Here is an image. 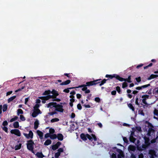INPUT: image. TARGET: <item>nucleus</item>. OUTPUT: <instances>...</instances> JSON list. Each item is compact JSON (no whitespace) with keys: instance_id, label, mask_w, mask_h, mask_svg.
Wrapping results in <instances>:
<instances>
[{"instance_id":"nucleus-21","label":"nucleus","mask_w":158,"mask_h":158,"mask_svg":"<svg viewBox=\"0 0 158 158\" xmlns=\"http://www.w3.org/2000/svg\"><path fill=\"white\" fill-rule=\"evenodd\" d=\"M52 93L53 94L54 96V97L56 98V96L58 95V94L56 93V91L54 90H53L52 92Z\"/></svg>"},{"instance_id":"nucleus-55","label":"nucleus","mask_w":158,"mask_h":158,"mask_svg":"<svg viewBox=\"0 0 158 158\" xmlns=\"http://www.w3.org/2000/svg\"><path fill=\"white\" fill-rule=\"evenodd\" d=\"M12 93V91H10V92H8L6 93V95L8 96V95H10V94H11Z\"/></svg>"},{"instance_id":"nucleus-13","label":"nucleus","mask_w":158,"mask_h":158,"mask_svg":"<svg viewBox=\"0 0 158 158\" xmlns=\"http://www.w3.org/2000/svg\"><path fill=\"white\" fill-rule=\"evenodd\" d=\"M150 85L149 84H148L147 85L142 86L141 87H137L136 88V89H137L139 90V89H141L142 88H144L148 86H149Z\"/></svg>"},{"instance_id":"nucleus-51","label":"nucleus","mask_w":158,"mask_h":158,"mask_svg":"<svg viewBox=\"0 0 158 158\" xmlns=\"http://www.w3.org/2000/svg\"><path fill=\"white\" fill-rule=\"evenodd\" d=\"M111 157L112 158H116V156L115 154H114V153H113L111 156Z\"/></svg>"},{"instance_id":"nucleus-59","label":"nucleus","mask_w":158,"mask_h":158,"mask_svg":"<svg viewBox=\"0 0 158 158\" xmlns=\"http://www.w3.org/2000/svg\"><path fill=\"white\" fill-rule=\"evenodd\" d=\"M64 91L67 93H69V90L68 89H65L64 90Z\"/></svg>"},{"instance_id":"nucleus-43","label":"nucleus","mask_w":158,"mask_h":158,"mask_svg":"<svg viewBox=\"0 0 158 158\" xmlns=\"http://www.w3.org/2000/svg\"><path fill=\"white\" fill-rule=\"evenodd\" d=\"M50 132L51 133H53L54 132V130L52 129H51L49 130Z\"/></svg>"},{"instance_id":"nucleus-18","label":"nucleus","mask_w":158,"mask_h":158,"mask_svg":"<svg viewBox=\"0 0 158 158\" xmlns=\"http://www.w3.org/2000/svg\"><path fill=\"white\" fill-rule=\"evenodd\" d=\"M51 143V141L50 139L47 140L46 141L45 143H44L45 145H48L49 144H50Z\"/></svg>"},{"instance_id":"nucleus-57","label":"nucleus","mask_w":158,"mask_h":158,"mask_svg":"<svg viewBox=\"0 0 158 158\" xmlns=\"http://www.w3.org/2000/svg\"><path fill=\"white\" fill-rule=\"evenodd\" d=\"M111 94L113 95H115L116 94V91H113L111 92Z\"/></svg>"},{"instance_id":"nucleus-62","label":"nucleus","mask_w":158,"mask_h":158,"mask_svg":"<svg viewBox=\"0 0 158 158\" xmlns=\"http://www.w3.org/2000/svg\"><path fill=\"white\" fill-rule=\"evenodd\" d=\"M75 116V114L74 113H72L71 115V117L72 118H73Z\"/></svg>"},{"instance_id":"nucleus-10","label":"nucleus","mask_w":158,"mask_h":158,"mask_svg":"<svg viewBox=\"0 0 158 158\" xmlns=\"http://www.w3.org/2000/svg\"><path fill=\"white\" fill-rule=\"evenodd\" d=\"M149 153L150 155V158H154V157L156 156L155 152L153 150H150Z\"/></svg>"},{"instance_id":"nucleus-38","label":"nucleus","mask_w":158,"mask_h":158,"mask_svg":"<svg viewBox=\"0 0 158 158\" xmlns=\"http://www.w3.org/2000/svg\"><path fill=\"white\" fill-rule=\"evenodd\" d=\"M7 108V106L6 105H4L3 106V111H5L6 110Z\"/></svg>"},{"instance_id":"nucleus-30","label":"nucleus","mask_w":158,"mask_h":158,"mask_svg":"<svg viewBox=\"0 0 158 158\" xmlns=\"http://www.w3.org/2000/svg\"><path fill=\"white\" fill-rule=\"evenodd\" d=\"M16 98V96H13L12 97L10 98H9L8 100V102H11V101H12L14 99Z\"/></svg>"},{"instance_id":"nucleus-16","label":"nucleus","mask_w":158,"mask_h":158,"mask_svg":"<svg viewBox=\"0 0 158 158\" xmlns=\"http://www.w3.org/2000/svg\"><path fill=\"white\" fill-rule=\"evenodd\" d=\"M63 135L61 134H59L58 135V138L59 140H62L63 139Z\"/></svg>"},{"instance_id":"nucleus-24","label":"nucleus","mask_w":158,"mask_h":158,"mask_svg":"<svg viewBox=\"0 0 158 158\" xmlns=\"http://www.w3.org/2000/svg\"><path fill=\"white\" fill-rule=\"evenodd\" d=\"M21 146V144H19V145H17L15 147V150H17L20 149Z\"/></svg>"},{"instance_id":"nucleus-11","label":"nucleus","mask_w":158,"mask_h":158,"mask_svg":"<svg viewBox=\"0 0 158 158\" xmlns=\"http://www.w3.org/2000/svg\"><path fill=\"white\" fill-rule=\"evenodd\" d=\"M25 135L28 138L29 137L32 138L33 137V133L31 131H30L28 135L25 134Z\"/></svg>"},{"instance_id":"nucleus-17","label":"nucleus","mask_w":158,"mask_h":158,"mask_svg":"<svg viewBox=\"0 0 158 158\" xmlns=\"http://www.w3.org/2000/svg\"><path fill=\"white\" fill-rule=\"evenodd\" d=\"M116 78L117 79L119 80H120L122 81L123 80L125 81H127V79H124L122 78H121L118 76H117L116 77Z\"/></svg>"},{"instance_id":"nucleus-36","label":"nucleus","mask_w":158,"mask_h":158,"mask_svg":"<svg viewBox=\"0 0 158 158\" xmlns=\"http://www.w3.org/2000/svg\"><path fill=\"white\" fill-rule=\"evenodd\" d=\"M127 84L126 82H124L123 84V88L127 86Z\"/></svg>"},{"instance_id":"nucleus-41","label":"nucleus","mask_w":158,"mask_h":158,"mask_svg":"<svg viewBox=\"0 0 158 158\" xmlns=\"http://www.w3.org/2000/svg\"><path fill=\"white\" fill-rule=\"evenodd\" d=\"M7 124H8V123H7V122L6 121H5L3 122L2 125L4 126H5L7 125Z\"/></svg>"},{"instance_id":"nucleus-28","label":"nucleus","mask_w":158,"mask_h":158,"mask_svg":"<svg viewBox=\"0 0 158 158\" xmlns=\"http://www.w3.org/2000/svg\"><path fill=\"white\" fill-rule=\"evenodd\" d=\"M99 80H97L95 81H90V82H87L86 83V84H87V85H89V84H92V85H94V84L93 83L94 82H95V81H98Z\"/></svg>"},{"instance_id":"nucleus-31","label":"nucleus","mask_w":158,"mask_h":158,"mask_svg":"<svg viewBox=\"0 0 158 158\" xmlns=\"http://www.w3.org/2000/svg\"><path fill=\"white\" fill-rule=\"evenodd\" d=\"M154 113L155 115L158 116V110L155 109L154 111Z\"/></svg>"},{"instance_id":"nucleus-33","label":"nucleus","mask_w":158,"mask_h":158,"mask_svg":"<svg viewBox=\"0 0 158 158\" xmlns=\"http://www.w3.org/2000/svg\"><path fill=\"white\" fill-rule=\"evenodd\" d=\"M18 118V117H15V118H12V119H11L10 120V122H12L15 120H16Z\"/></svg>"},{"instance_id":"nucleus-4","label":"nucleus","mask_w":158,"mask_h":158,"mask_svg":"<svg viewBox=\"0 0 158 158\" xmlns=\"http://www.w3.org/2000/svg\"><path fill=\"white\" fill-rule=\"evenodd\" d=\"M39 106V105L37 104L34 107V112L32 114L33 117H35L40 113V110L38 108Z\"/></svg>"},{"instance_id":"nucleus-56","label":"nucleus","mask_w":158,"mask_h":158,"mask_svg":"<svg viewBox=\"0 0 158 158\" xmlns=\"http://www.w3.org/2000/svg\"><path fill=\"white\" fill-rule=\"evenodd\" d=\"M139 113L140 114L142 115H143L144 116V114L143 113V111H141V110L140 112H139Z\"/></svg>"},{"instance_id":"nucleus-40","label":"nucleus","mask_w":158,"mask_h":158,"mask_svg":"<svg viewBox=\"0 0 158 158\" xmlns=\"http://www.w3.org/2000/svg\"><path fill=\"white\" fill-rule=\"evenodd\" d=\"M70 80H67L66 81L64 82V84H65V85H67V84H69V83H70Z\"/></svg>"},{"instance_id":"nucleus-53","label":"nucleus","mask_w":158,"mask_h":158,"mask_svg":"<svg viewBox=\"0 0 158 158\" xmlns=\"http://www.w3.org/2000/svg\"><path fill=\"white\" fill-rule=\"evenodd\" d=\"M92 136L93 137L94 140L96 141V140L97 139L95 135L93 134H92Z\"/></svg>"},{"instance_id":"nucleus-26","label":"nucleus","mask_w":158,"mask_h":158,"mask_svg":"<svg viewBox=\"0 0 158 158\" xmlns=\"http://www.w3.org/2000/svg\"><path fill=\"white\" fill-rule=\"evenodd\" d=\"M59 120L58 118H55L52 119L51 120V122L52 123H53V122H58L59 121Z\"/></svg>"},{"instance_id":"nucleus-32","label":"nucleus","mask_w":158,"mask_h":158,"mask_svg":"<svg viewBox=\"0 0 158 158\" xmlns=\"http://www.w3.org/2000/svg\"><path fill=\"white\" fill-rule=\"evenodd\" d=\"M60 155V152H57L55 154V157L56 158H58Z\"/></svg>"},{"instance_id":"nucleus-50","label":"nucleus","mask_w":158,"mask_h":158,"mask_svg":"<svg viewBox=\"0 0 158 158\" xmlns=\"http://www.w3.org/2000/svg\"><path fill=\"white\" fill-rule=\"evenodd\" d=\"M3 130L5 131L6 132H7V127H4L2 128Z\"/></svg>"},{"instance_id":"nucleus-39","label":"nucleus","mask_w":158,"mask_h":158,"mask_svg":"<svg viewBox=\"0 0 158 158\" xmlns=\"http://www.w3.org/2000/svg\"><path fill=\"white\" fill-rule=\"evenodd\" d=\"M61 144V143L58 142L55 145L57 146L56 147H57V148H58L59 146Z\"/></svg>"},{"instance_id":"nucleus-44","label":"nucleus","mask_w":158,"mask_h":158,"mask_svg":"<svg viewBox=\"0 0 158 158\" xmlns=\"http://www.w3.org/2000/svg\"><path fill=\"white\" fill-rule=\"evenodd\" d=\"M58 152H63V149L62 148H60L58 150Z\"/></svg>"},{"instance_id":"nucleus-58","label":"nucleus","mask_w":158,"mask_h":158,"mask_svg":"<svg viewBox=\"0 0 158 158\" xmlns=\"http://www.w3.org/2000/svg\"><path fill=\"white\" fill-rule=\"evenodd\" d=\"M77 98H80L81 97V95L80 94H77Z\"/></svg>"},{"instance_id":"nucleus-23","label":"nucleus","mask_w":158,"mask_h":158,"mask_svg":"<svg viewBox=\"0 0 158 158\" xmlns=\"http://www.w3.org/2000/svg\"><path fill=\"white\" fill-rule=\"evenodd\" d=\"M37 133L40 136L41 138L43 136V133L42 132L40 131H37Z\"/></svg>"},{"instance_id":"nucleus-61","label":"nucleus","mask_w":158,"mask_h":158,"mask_svg":"<svg viewBox=\"0 0 158 158\" xmlns=\"http://www.w3.org/2000/svg\"><path fill=\"white\" fill-rule=\"evenodd\" d=\"M156 142V139H153L151 141V142L152 143H154Z\"/></svg>"},{"instance_id":"nucleus-52","label":"nucleus","mask_w":158,"mask_h":158,"mask_svg":"<svg viewBox=\"0 0 158 158\" xmlns=\"http://www.w3.org/2000/svg\"><path fill=\"white\" fill-rule=\"evenodd\" d=\"M100 99L99 98H96L95 99V101L98 102H99L100 101Z\"/></svg>"},{"instance_id":"nucleus-29","label":"nucleus","mask_w":158,"mask_h":158,"mask_svg":"<svg viewBox=\"0 0 158 158\" xmlns=\"http://www.w3.org/2000/svg\"><path fill=\"white\" fill-rule=\"evenodd\" d=\"M51 91L50 90L46 91L44 93V95H48L50 94Z\"/></svg>"},{"instance_id":"nucleus-63","label":"nucleus","mask_w":158,"mask_h":158,"mask_svg":"<svg viewBox=\"0 0 158 158\" xmlns=\"http://www.w3.org/2000/svg\"><path fill=\"white\" fill-rule=\"evenodd\" d=\"M40 100L37 99L36 100V103H40Z\"/></svg>"},{"instance_id":"nucleus-25","label":"nucleus","mask_w":158,"mask_h":158,"mask_svg":"<svg viewBox=\"0 0 158 158\" xmlns=\"http://www.w3.org/2000/svg\"><path fill=\"white\" fill-rule=\"evenodd\" d=\"M36 156L42 158L44 157V156L43 155L42 153H38L36 154Z\"/></svg>"},{"instance_id":"nucleus-19","label":"nucleus","mask_w":158,"mask_h":158,"mask_svg":"<svg viewBox=\"0 0 158 158\" xmlns=\"http://www.w3.org/2000/svg\"><path fill=\"white\" fill-rule=\"evenodd\" d=\"M158 77V75H152L150 77H149L148 78V80H150L151 79L156 78L157 77Z\"/></svg>"},{"instance_id":"nucleus-35","label":"nucleus","mask_w":158,"mask_h":158,"mask_svg":"<svg viewBox=\"0 0 158 158\" xmlns=\"http://www.w3.org/2000/svg\"><path fill=\"white\" fill-rule=\"evenodd\" d=\"M18 114H23V111L21 109H19L18 110Z\"/></svg>"},{"instance_id":"nucleus-20","label":"nucleus","mask_w":158,"mask_h":158,"mask_svg":"<svg viewBox=\"0 0 158 158\" xmlns=\"http://www.w3.org/2000/svg\"><path fill=\"white\" fill-rule=\"evenodd\" d=\"M122 157H123V154L122 151H121L120 152V153L118 155V158H122Z\"/></svg>"},{"instance_id":"nucleus-14","label":"nucleus","mask_w":158,"mask_h":158,"mask_svg":"<svg viewBox=\"0 0 158 158\" xmlns=\"http://www.w3.org/2000/svg\"><path fill=\"white\" fill-rule=\"evenodd\" d=\"M148 96H142V98H145L143 99L142 101H143V103L146 105L147 104V103L146 102V101H145L146 98H148Z\"/></svg>"},{"instance_id":"nucleus-37","label":"nucleus","mask_w":158,"mask_h":158,"mask_svg":"<svg viewBox=\"0 0 158 158\" xmlns=\"http://www.w3.org/2000/svg\"><path fill=\"white\" fill-rule=\"evenodd\" d=\"M128 106L129 107H130L131 109L133 110H134V108L132 104H129L128 105Z\"/></svg>"},{"instance_id":"nucleus-45","label":"nucleus","mask_w":158,"mask_h":158,"mask_svg":"<svg viewBox=\"0 0 158 158\" xmlns=\"http://www.w3.org/2000/svg\"><path fill=\"white\" fill-rule=\"evenodd\" d=\"M123 139L124 141L126 142V143H127L128 142V140H127V138L126 137H124L123 138Z\"/></svg>"},{"instance_id":"nucleus-22","label":"nucleus","mask_w":158,"mask_h":158,"mask_svg":"<svg viewBox=\"0 0 158 158\" xmlns=\"http://www.w3.org/2000/svg\"><path fill=\"white\" fill-rule=\"evenodd\" d=\"M14 126L15 128H17L19 127V123L18 122H15L14 124Z\"/></svg>"},{"instance_id":"nucleus-46","label":"nucleus","mask_w":158,"mask_h":158,"mask_svg":"<svg viewBox=\"0 0 158 158\" xmlns=\"http://www.w3.org/2000/svg\"><path fill=\"white\" fill-rule=\"evenodd\" d=\"M20 118L23 121H24L25 120L24 118L22 115H20Z\"/></svg>"},{"instance_id":"nucleus-2","label":"nucleus","mask_w":158,"mask_h":158,"mask_svg":"<svg viewBox=\"0 0 158 158\" xmlns=\"http://www.w3.org/2000/svg\"><path fill=\"white\" fill-rule=\"evenodd\" d=\"M146 123L148 124V127L149 128V130L147 134L148 136H151L153 135L154 134V130L153 129V127L152 124L150 123L147 122H146Z\"/></svg>"},{"instance_id":"nucleus-27","label":"nucleus","mask_w":158,"mask_h":158,"mask_svg":"<svg viewBox=\"0 0 158 158\" xmlns=\"http://www.w3.org/2000/svg\"><path fill=\"white\" fill-rule=\"evenodd\" d=\"M50 137L51 139H53L56 138L57 137V136L56 134H54L50 135Z\"/></svg>"},{"instance_id":"nucleus-3","label":"nucleus","mask_w":158,"mask_h":158,"mask_svg":"<svg viewBox=\"0 0 158 158\" xmlns=\"http://www.w3.org/2000/svg\"><path fill=\"white\" fill-rule=\"evenodd\" d=\"M56 103L55 102L50 103L48 105V107H49L51 106L54 105L53 106L56 108V110L62 112L63 111V109L62 108L63 107L62 106L60 105H56Z\"/></svg>"},{"instance_id":"nucleus-64","label":"nucleus","mask_w":158,"mask_h":158,"mask_svg":"<svg viewBox=\"0 0 158 158\" xmlns=\"http://www.w3.org/2000/svg\"><path fill=\"white\" fill-rule=\"evenodd\" d=\"M87 88L86 87H85L84 88L82 89V90L83 91L87 89Z\"/></svg>"},{"instance_id":"nucleus-7","label":"nucleus","mask_w":158,"mask_h":158,"mask_svg":"<svg viewBox=\"0 0 158 158\" xmlns=\"http://www.w3.org/2000/svg\"><path fill=\"white\" fill-rule=\"evenodd\" d=\"M10 132L11 133L15 134L18 136H20V133L18 130L15 129L12 130L10 131Z\"/></svg>"},{"instance_id":"nucleus-48","label":"nucleus","mask_w":158,"mask_h":158,"mask_svg":"<svg viewBox=\"0 0 158 158\" xmlns=\"http://www.w3.org/2000/svg\"><path fill=\"white\" fill-rule=\"evenodd\" d=\"M143 155L142 154H141L139 155V158H143Z\"/></svg>"},{"instance_id":"nucleus-42","label":"nucleus","mask_w":158,"mask_h":158,"mask_svg":"<svg viewBox=\"0 0 158 158\" xmlns=\"http://www.w3.org/2000/svg\"><path fill=\"white\" fill-rule=\"evenodd\" d=\"M136 80L138 82H139L141 81V78L140 77H139L138 78H136Z\"/></svg>"},{"instance_id":"nucleus-1","label":"nucleus","mask_w":158,"mask_h":158,"mask_svg":"<svg viewBox=\"0 0 158 158\" xmlns=\"http://www.w3.org/2000/svg\"><path fill=\"white\" fill-rule=\"evenodd\" d=\"M144 138L145 140V144H143L142 148L141 147H137V149L139 151L142 150L146 149L150 144L149 138L146 136H144Z\"/></svg>"},{"instance_id":"nucleus-12","label":"nucleus","mask_w":158,"mask_h":158,"mask_svg":"<svg viewBox=\"0 0 158 158\" xmlns=\"http://www.w3.org/2000/svg\"><path fill=\"white\" fill-rule=\"evenodd\" d=\"M133 134L134 133L133 132L131 133V135L130 137V140L131 141L134 142L135 140V139L133 136Z\"/></svg>"},{"instance_id":"nucleus-60","label":"nucleus","mask_w":158,"mask_h":158,"mask_svg":"<svg viewBox=\"0 0 158 158\" xmlns=\"http://www.w3.org/2000/svg\"><path fill=\"white\" fill-rule=\"evenodd\" d=\"M106 80L105 79H104L103 80V81H102V84H104L106 82Z\"/></svg>"},{"instance_id":"nucleus-54","label":"nucleus","mask_w":158,"mask_h":158,"mask_svg":"<svg viewBox=\"0 0 158 158\" xmlns=\"http://www.w3.org/2000/svg\"><path fill=\"white\" fill-rule=\"evenodd\" d=\"M50 134H49V133H48V134H46L45 135V137L46 138H47L48 137H49L50 136Z\"/></svg>"},{"instance_id":"nucleus-47","label":"nucleus","mask_w":158,"mask_h":158,"mask_svg":"<svg viewBox=\"0 0 158 158\" xmlns=\"http://www.w3.org/2000/svg\"><path fill=\"white\" fill-rule=\"evenodd\" d=\"M77 108L79 109H81V106L80 104H78L77 105Z\"/></svg>"},{"instance_id":"nucleus-34","label":"nucleus","mask_w":158,"mask_h":158,"mask_svg":"<svg viewBox=\"0 0 158 158\" xmlns=\"http://www.w3.org/2000/svg\"><path fill=\"white\" fill-rule=\"evenodd\" d=\"M55 145H53L52 147V148L53 150H55L56 149L58 148L57 147H56Z\"/></svg>"},{"instance_id":"nucleus-15","label":"nucleus","mask_w":158,"mask_h":158,"mask_svg":"<svg viewBox=\"0 0 158 158\" xmlns=\"http://www.w3.org/2000/svg\"><path fill=\"white\" fill-rule=\"evenodd\" d=\"M39 124L38 121L37 120L35 121L34 123V128L36 129L38 127Z\"/></svg>"},{"instance_id":"nucleus-9","label":"nucleus","mask_w":158,"mask_h":158,"mask_svg":"<svg viewBox=\"0 0 158 158\" xmlns=\"http://www.w3.org/2000/svg\"><path fill=\"white\" fill-rule=\"evenodd\" d=\"M128 149L129 152L131 151L134 152L136 150V147L132 145H130Z\"/></svg>"},{"instance_id":"nucleus-6","label":"nucleus","mask_w":158,"mask_h":158,"mask_svg":"<svg viewBox=\"0 0 158 158\" xmlns=\"http://www.w3.org/2000/svg\"><path fill=\"white\" fill-rule=\"evenodd\" d=\"M81 138L84 140H86L87 139L86 137L89 140H91L92 139V137L88 134H86V136L84 134H82L81 135Z\"/></svg>"},{"instance_id":"nucleus-5","label":"nucleus","mask_w":158,"mask_h":158,"mask_svg":"<svg viewBox=\"0 0 158 158\" xmlns=\"http://www.w3.org/2000/svg\"><path fill=\"white\" fill-rule=\"evenodd\" d=\"M34 144V142L32 140H31L28 141V143L27 144V148L31 151H33V145Z\"/></svg>"},{"instance_id":"nucleus-8","label":"nucleus","mask_w":158,"mask_h":158,"mask_svg":"<svg viewBox=\"0 0 158 158\" xmlns=\"http://www.w3.org/2000/svg\"><path fill=\"white\" fill-rule=\"evenodd\" d=\"M51 98H56V97H54L53 96H51V95H48L47 97H40V98L42 100H48Z\"/></svg>"},{"instance_id":"nucleus-49","label":"nucleus","mask_w":158,"mask_h":158,"mask_svg":"<svg viewBox=\"0 0 158 158\" xmlns=\"http://www.w3.org/2000/svg\"><path fill=\"white\" fill-rule=\"evenodd\" d=\"M116 90L118 91V92H120V87L118 86H117L116 87Z\"/></svg>"}]
</instances>
